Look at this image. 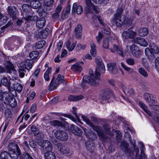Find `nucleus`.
<instances>
[{"label":"nucleus","instance_id":"nucleus-57","mask_svg":"<svg viewBox=\"0 0 159 159\" xmlns=\"http://www.w3.org/2000/svg\"><path fill=\"white\" fill-rule=\"evenodd\" d=\"M155 66L156 69L158 71L159 70V57H157L154 61Z\"/></svg>","mask_w":159,"mask_h":159},{"label":"nucleus","instance_id":"nucleus-49","mask_svg":"<svg viewBox=\"0 0 159 159\" xmlns=\"http://www.w3.org/2000/svg\"><path fill=\"white\" fill-rule=\"evenodd\" d=\"M157 101L156 98L153 97H152V98H151L148 100V103L149 106L151 107L152 105L155 104L156 102H157Z\"/></svg>","mask_w":159,"mask_h":159},{"label":"nucleus","instance_id":"nucleus-55","mask_svg":"<svg viewBox=\"0 0 159 159\" xmlns=\"http://www.w3.org/2000/svg\"><path fill=\"white\" fill-rule=\"evenodd\" d=\"M139 35L142 37L147 36L148 33V30H139Z\"/></svg>","mask_w":159,"mask_h":159},{"label":"nucleus","instance_id":"nucleus-39","mask_svg":"<svg viewBox=\"0 0 159 159\" xmlns=\"http://www.w3.org/2000/svg\"><path fill=\"white\" fill-rule=\"evenodd\" d=\"M48 34V30H42L39 34L38 36L40 39H45Z\"/></svg>","mask_w":159,"mask_h":159},{"label":"nucleus","instance_id":"nucleus-44","mask_svg":"<svg viewBox=\"0 0 159 159\" xmlns=\"http://www.w3.org/2000/svg\"><path fill=\"white\" fill-rule=\"evenodd\" d=\"M139 72L140 74L144 77H147L148 76L147 72L143 68H139Z\"/></svg>","mask_w":159,"mask_h":159},{"label":"nucleus","instance_id":"nucleus-20","mask_svg":"<svg viewBox=\"0 0 159 159\" xmlns=\"http://www.w3.org/2000/svg\"><path fill=\"white\" fill-rule=\"evenodd\" d=\"M8 14L13 19L16 18V8L13 6L8 7Z\"/></svg>","mask_w":159,"mask_h":159},{"label":"nucleus","instance_id":"nucleus-33","mask_svg":"<svg viewBox=\"0 0 159 159\" xmlns=\"http://www.w3.org/2000/svg\"><path fill=\"white\" fill-rule=\"evenodd\" d=\"M83 98L82 95L75 96L70 95L68 97V100L70 101H76L80 100Z\"/></svg>","mask_w":159,"mask_h":159},{"label":"nucleus","instance_id":"nucleus-13","mask_svg":"<svg viewBox=\"0 0 159 159\" xmlns=\"http://www.w3.org/2000/svg\"><path fill=\"white\" fill-rule=\"evenodd\" d=\"M15 70L12 64L10 61H7L5 69L0 66V73L6 72L10 73L11 70L13 71Z\"/></svg>","mask_w":159,"mask_h":159},{"label":"nucleus","instance_id":"nucleus-15","mask_svg":"<svg viewBox=\"0 0 159 159\" xmlns=\"http://www.w3.org/2000/svg\"><path fill=\"white\" fill-rule=\"evenodd\" d=\"M136 34V32L133 30H125L122 33V36L124 39L133 38Z\"/></svg>","mask_w":159,"mask_h":159},{"label":"nucleus","instance_id":"nucleus-50","mask_svg":"<svg viewBox=\"0 0 159 159\" xmlns=\"http://www.w3.org/2000/svg\"><path fill=\"white\" fill-rule=\"evenodd\" d=\"M103 128L106 132V134L110 135V128L109 125L107 124H105L103 125Z\"/></svg>","mask_w":159,"mask_h":159},{"label":"nucleus","instance_id":"nucleus-27","mask_svg":"<svg viewBox=\"0 0 159 159\" xmlns=\"http://www.w3.org/2000/svg\"><path fill=\"white\" fill-rule=\"evenodd\" d=\"M30 5L32 8L37 9L41 6L42 4L40 1L37 0H34L30 2Z\"/></svg>","mask_w":159,"mask_h":159},{"label":"nucleus","instance_id":"nucleus-64","mask_svg":"<svg viewBox=\"0 0 159 159\" xmlns=\"http://www.w3.org/2000/svg\"><path fill=\"white\" fill-rule=\"evenodd\" d=\"M144 97L145 100L148 102L151 98L149 94L146 93L144 94Z\"/></svg>","mask_w":159,"mask_h":159},{"label":"nucleus","instance_id":"nucleus-1","mask_svg":"<svg viewBox=\"0 0 159 159\" xmlns=\"http://www.w3.org/2000/svg\"><path fill=\"white\" fill-rule=\"evenodd\" d=\"M82 118L87 125L92 127L97 132L98 136L100 139H102L104 141L107 140L108 136L103 132L99 127L95 125L86 116H82Z\"/></svg>","mask_w":159,"mask_h":159},{"label":"nucleus","instance_id":"nucleus-30","mask_svg":"<svg viewBox=\"0 0 159 159\" xmlns=\"http://www.w3.org/2000/svg\"><path fill=\"white\" fill-rule=\"evenodd\" d=\"M129 145L128 143L125 141H122L121 143V148L125 151L127 153H129L130 150L129 148Z\"/></svg>","mask_w":159,"mask_h":159},{"label":"nucleus","instance_id":"nucleus-18","mask_svg":"<svg viewBox=\"0 0 159 159\" xmlns=\"http://www.w3.org/2000/svg\"><path fill=\"white\" fill-rule=\"evenodd\" d=\"M38 17L34 15H29L26 14L25 15L23 16L22 19L25 20V22H27L30 21H36L37 20Z\"/></svg>","mask_w":159,"mask_h":159},{"label":"nucleus","instance_id":"nucleus-37","mask_svg":"<svg viewBox=\"0 0 159 159\" xmlns=\"http://www.w3.org/2000/svg\"><path fill=\"white\" fill-rule=\"evenodd\" d=\"M45 21L44 19L37 20L36 23L37 27L39 28H42L45 25Z\"/></svg>","mask_w":159,"mask_h":159},{"label":"nucleus","instance_id":"nucleus-12","mask_svg":"<svg viewBox=\"0 0 159 159\" xmlns=\"http://www.w3.org/2000/svg\"><path fill=\"white\" fill-rule=\"evenodd\" d=\"M55 137L58 139L62 141H65L68 139V135L64 131L57 130L54 133Z\"/></svg>","mask_w":159,"mask_h":159},{"label":"nucleus","instance_id":"nucleus-14","mask_svg":"<svg viewBox=\"0 0 159 159\" xmlns=\"http://www.w3.org/2000/svg\"><path fill=\"white\" fill-rule=\"evenodd\" d=\"M57 146L59 151L62 153L68 154L70 153V151L67 144H64L61 145L60 143H58Z\"/></svg>","mask_w":159,"mask_h":159},{"label":"nucleus","instance_id":"nucleus-16","mask_svg":"<svg viewBox=\"0 0 159 159\" xmlns=\"http://www.w3.org/2000/svg\"><path fill=\"white\" fill-rule=\"evenodd\" d=\"M110 50L112 52L114 53L116 52L119 55L122 57H124L122 49L116 44L113 45V48H110Z\"/></svg>","mask_w":159,"mask_h":159},{"label":"nucleus","instance_id":"nucleus-22","mask_svg":"<svg viewBox=\"0 0 159 159\" xmlns=\"http://www.w3.org/2000/svg\"><path fill=\"white\" fill-rule=\"evenodd\" d=\"M70 13V6L68 5L66 8L64 9L61 13V19L64 20L68 18L69 14Z\"/></svg>","mask_w":159,"mask_h":159},{"label":"nucleus","instance_id":"nucleus-43","mask_svg":"<svg viewBox=\"0 0 159 159\" xmlns=\"http://www.w3.org/2000/svg\"><path fill=\"white\" fill-rule=\"evenodd\" d=\"M32 156L27 152H24L20 156V159H32Z\"/></svg>","mask_w":159,"mask_h":159},{"label":"nucleus","instance_id":"nucleus-2","mask_svg":"<svg viewBox=\"0 0 159 159\" xmlns=\"http://www.w3.org/2000/svg\"><path fill=\"white\" fill-rule=\"evenodd\" d=\"M33 61L31 60H27L22 61L20 64V68L18 70L19 75L21 77H23L25 75V72H26V69L28 70L30 69L32 66Z\"/></svg>","mask_w":159,"mask_h":159},{"label":"nucleus","instance_id":"nucleus-59","mask_svg":"<svg viewBox=\"0 0 159 159\" xmlns=\"http://www.w3.org/2000/svg\"><path fill=\"white\" fill-rule=\"evenodd\" d=\"M82 30H75V35L76 37L78 38H80L82 35Z\"/></svg>","mask_w":159,"mask_h":159},{"label":"nucleus","instance_id":"nucleus-42","mask_svg":"<svg viewBox=\"0 0 159 159\" xmlns=\"http://www.w3.org/2000/svg\"><path fill=\"white\" fill-rule=\"evenodd\" d=\"M23 10L25 12L28 13L31 10V7L26 4H23L22 7Z\"/></svg>","mask_w":159,"mask_h":159},{"label":"nucleus","instance_id":"nucleus-23","mask_svg":"<svg viewBox=\"0 0 159 159\" xmlns=\"http://www.w3.org/2000/svg\"><path fill=\"white\" fill-rule=\"evenodd\" d=\"M70 129L72 132L77 136H80L82 133V131L78 126H75L73 125H71Z\"/></svg>","mask_w":159,"mask_h":159},{"label":"nucleus","instance_id":"nucleus-58","mask_svg":"<svg viewBox=\"0 0 159 159\" xmlns=\"http://www.w3.org/2000/svg\"><path fill=\"white\" fill-rule=\"evenodd\" d=\"M133 55L135 57H137L141 55V52L138 48L136 49L134 52L132 53Z\"/></svg>","mask_w":159,"mask_h":159},{"label":"nucleus","instance_id":"nucleus-25","mask_svg":"<svg viewBox=\"0 0 159 159\" xmlns=\"http://www.w3.org/2000/svg\"><path fill=\"white\" fill-rule=\"evenodd\" d=\"M76 11L78 14H80L83 12V8L81 6H77L76 3H74L73 5L72 12L75 13Z\"/></svg>","mask_w":159,"mask_h":159},{"label":"nucleus","instance_id":"nucleus-48","mask_svg":"<svg viewBox=\"0 0 159 159\" xmlns=\"http://www.w3.org/2000/svg\"><path fill=\"white\" fill-rule=\"evenodd\" d=\"M153 119L157 125H159V116L158 113L155 112L153 114Z\"/></svg>","mask_w":159,"mask_h":159},{"label":"nucleus","instance_id":"nucleus-28","mask_svg":"<svg viewBox=\"0 0 159 159\" xmlns=\"http://www.w3.org/2000/svg\"><path fill=\"white\" fill-rule=\"evenodd\" d=\"M45 41L44 40L39 41L35 44L34 46L33 47V48L35 49L41 48L45 46Z\"/></svg>","mask_w":159,"mask_h":159},{"label":"nucleus","instance_id":"nucleus-5","mask_svg":"<svg viewBox=\"0 0 159 159\" xmlns=\"http://www.w3.org/2000/svg\"><path fill=\"white\" fill-rule=\"evenodd\" d=\"M83 80L84 81L81 83V86L83 88L87 86L88 84L94 85L98 83V81L95 79L93 74H91L90 77L87 75L84 76Z\"/></svg>","mask_w":159,"mask_h":159},{"label":"nucleus","instance_id":"nucleus-24","mask_svg":"<svg viewBox=\"0 0 159 159\" xmlns=\"http://www.w3.org/2000/svg\"><path fill=\"white\" fill-rule=\"evenodd\" d=\"M44 157L45 159H56L55 154L52 151L44 152Z\"/></svg>","mask_w":159,"mask_h":159},{"label":"nucleus","instance_id":"nucleus-3","mask_svg":"<svg viewBox=\"0 0 159 159\" xmlns=\"http://www.w3.org/2000/svg\"><path fill=\"white\" fill-rule=\"evenodd\" d=\"M150 49L147 48L145 49V52L146 56L150 60H152L155 57L154 53L158 54L159 52V49L158 46L154 43H150Z\"/></svg>","mask_w":159,"mask_h":159},{"label":"nucleus","instance_id":"nucleus-35","mask_svg":"<svg viewBox=\"0 0 159 159\" xmlns=\"http://www.w3.org/2000/svg\"><path fill=\"white\" fill-rule=\"evenodd\" d=\"M12 88L14 90L16 91L19 93L23 89L22 85L17 83H15L13 84Z\"/></svg>","mask_w":159,"mask_h":159},{"label":"nucleus","instance_id":"nucleus-61","mask_svg":"<svg viewBox=\"0 0 159 159\" xmlns=\"http://www.w3.org/2000/svg\"><path fill=\"white\" fill-rule=\"evenodd\" d=\"M103 36L102 34L100 32H99L98 35L96 37V39L98 43H100V40L102 39Z\"/></svg>","mask_w":159,"mask_h":159},{"label":"nucleus","instance_id":"nucleus-32","mask_svg":"<svg viewBox=\"0 0 159 159\" xmlns=\"http://www.w3.org/2000/svg\"><path fill=\"white\" fill-rule=\"evenodd\" d=\"M39 52L38 51H33L31 52L29 54V57L32 60H36L38 59L39 57Z\"/></svg>","mask_w":159,"mask_h":159},{"label":"nucleus","instance_id":"nucleus-62","mask_svg":"<svg viewBox=\"0 0 159 159\" xmlns=\"http://www.w3.org/2000/svg\"><path fill=\"white\" fill-rule=\"evenodd\" d=\"M132 146L134 151L136 152V155H138L139 153V150L138 147L136 146L135 143L132 144Z\"/></svg>","mask_w":159,"mask_h":159},{"label":"nucleus","instance_id":"nucleus-46","mask_svg":"<svg viewBox=\"0 0 159 159\" xmlns=\"http://www.w3.org/2000/svg\"><path fill=\"white\" fill-rule=\"evenodd\" d=\"M113 132H115L117 134L116 136L117 140L118 142H119L121 139L122 135L120 131L113 129Z\"/></svg>","mask_w":159,"mask_h":159},{"label":"nucleus","instance_id":"nucleus-47","mask_svg":"<svg viewBox=\"0 0 159 159\" xmlns=\"http://www.w3.org/2000/svg\"><path fill=\"white\" fill-rule=\"evenodd\" d=\"M7 20V16L0 13V21L3 23H5Z\"/></svg>","mask_w":159,"mask_h":159},{"label":"nucleus","instance_id":"nucleus-10","mask_svg":"<svg viewBox=\"0 0 159 159\" xmlns=\"http://www.w3.org/2000/svg\"><path fill=\"white\" fill-rule=\"evenodd\" d=\"M101 99L103 100H107L111 98H114L113 92L109 89L104 90L100 95Z\"/></svg>","mask_w":159,"mask_h":159},{"label":"nucleus","instance_id":"nucleus-17","mask_svg":"<svg viewBox=\"0 0 159 159\" xmlns=\"http://www.w3.org/2000/svg\"><path fill=\"white\" fill-rule=\"evenodd\" d=\"M61 9V5H59L55 9V12L52 14V18L53 20H56L59 17Z\"/></svg>","mask_w":159,"mask_h":159},{"label":"nucleus","instance_id":"nucleus-36","mask_svg":"<svg viewBox=\"0 0 159 159\" xmlns=\"http://www.w3.org/2000/svg\"><path fill=\"white\" fill-rule=\"evenodd\" d=\"M71 69L76 72H80L82 70V68L78 63L73 65L71 68Z\"/></svg>","mask_w":159,"mask_h":159},{"label":"nucleus","instance_id":"nucleus-45","mask_svg":"<svg viewBox=\"0 0 159 159\" xmlns=\"http://www.w3.org/2000/svg\"><path fill=\"white\" fill-rule=\"evenodd\" d=\"M109 40L107 39H104L102 42V47L105 49L109 48Z\"/></svg>","mask_w":159,"mask_h":159},{"label":"nucleus","instance_id":"nucleus-38","mask_svg":"<svg viewBox=\"0 0 159 159\" xmlns=\"http://www.w3.org/2000/svg\"><path fill=\"white\" fill-rule=\"evenodd\" d=\"M1 84L5 86H9L10 85V82L8 81L7 77L3 76L1 79Z\"/></svg>","mask_w":159,"mask_h":159},{"label":"nucleus","instance_id":"nucleus-7","mask_svg":"<svg viewBox=\"0 0 159 159\" xmlns=\"http://www.w3.org/2000/svg\"><path fill=\"white\" fill-rule=\"evenodd\" d=\"M54 78L55 77L53 76L49 85V90L50 91L56 89L58 87L60 81L61 82H63L64 80V76L63 75H61L60 74H58L57 79L53 82Z\"/></svg>","mask_w":159,"mask_h":159},{"label":"nucleus","instance_id":"nucleus-9","mask_svg":"<svg viewBox=\"0 0 159 159\" xmlns=\"http://www.w3.org/2000/svg\"><path fill=\"white\" fill-rule=\"evenodd\" d=\"M86 4L85 11L87 14L92 13L94 11L96 13H98V11L97 8L94 6L91 3V0H85Z\"/></svg>","mask_w":159,"mask_h":159},{"label":"nucleus","instance_id":"nucleus-41","mask_svg":"<svg viewBox=\"0 0 159 159\" xmlns=\"http://www.w3.org/2000/svg\"><path fill=\"white\" fill-rule=\"evenodd\" d=\"M9 153L6 151L2 152L0 154V157L1 159H8Z\"/></svg>","mask_w":159,"mask_h":159},{"label":"nucleus","instance_id":"nucleus-11","mask_svg":"<svg viewBox=\"0 0 159 159\" xmlns=\"http://www.w3.org/2000/svg\"><path fill=\"white\" fill-rule=\"evenodd\" d=\"M6 100L4 102L6 104H8L12 107H15L17 105V102L16 99L12 95L9 94H6Z\"/></svg>","mask_w":159,"mask_h":159},{"label":"nucleus","instance_id":"nucleus-56","mask_svg":"<svg viewBox=\"0 0 159 159\" xmlns=\"http://www.w3.org/2000/svg\"><path fill=\"white\" fill-rule=\"evenodd\" d=\"M121 66L126 71H128L130 73H132L133 71V70L130 68L126 66L123 63H121Z\"/></svg>","mask_w":159,"mask_h":159},{"label":"nucleus","instance_id":"nucleus-34","mask_svg":"<svg viewBox=\"0 0 159 159\" xmlns=\"http://www.w3.org/2000/svg\"><path fill=\"white\" fill-rule=\"evenodd\" d=\"M139 104L140 106L148 114V115L150 116H152L151 112L148 109L147 106L144 103L141 102H139Z\"/></svg>","mask_w":159,"mask_h":159},{"label":"nucleus","instance_id":"nucleus-26","mask_svg":"<svg viewBox=\"0 0 159 159\" xmlns=\"http://www.w3.org/2000/svg\"><path fill=\"white\" fill-rule=\"evenodd\" d=\"M20 151L18 150L17 151H11L9 153V156L12 159H17L18 158L20 154Z\"/></svg>","mask_w":159,"mask_h":159},{"label":"nucleus","instance_id":"nucleus-53","mask_svg":"<svg viewBox=\"0 0 159 159\" xmlns=\"http://www.w3.org/2000/svg\"><path fill=\"white\" fill-rule=\"evenodd\" d=\"M54 2L53 0H44V5L45 6L50 7Z\"/></svg>","mask_w":159,"mask_h":159},{"label":"nucleus","instance_id":"nucleus-31","mask_svg":"<svg viewBox=\"0 0 159 159\" xmlns=\"http://www.w3.org/2000/svg\"><path fill=\"white\" fill-rule=\"evenodd\" d=\"M91 49L90 53L93 57H95L96 54V46L93 41H92L90 43Z\"/></svg>","mask_w":159,"mask_h":159},{"label":"nucleus","instance_id":"nucleus-60","mask_svg":"<svg viewBox=\"0 0 159 159\" xmlns=\"http://www.w3.org/2000/svg\"><path fill=\"white\" fill-rule=\"evenodd\" d=\"M126 62L130 65H133L134 64V60L133 59L130 58H128L126 60Z\"/></svg>","mask_w":159,"mask_h":159},{"label":"nucleus","instance_id":"nucleus-51","mask_svg":"<svg viewBox=\"0 0 159 159\" xmlns=\"http://www.w3.org/2000/svg\"><path fill=\"white\" fill-rule=\"evenodd\" d=\"M132 19L129 18H125V20L124 21L123 24L124 23L127 26H129L132 23Z\"/></svg>","mask_w":159,"mask_h":159},{"label":"nucleus","instance_id":"nucleus-40","mask_svg":"<svg viewBox=\"0 0 159 159\" xmlns=\"http://www.w3.org/2000/svg\"><path fill=\"white\" fill-rule=\"evenodd\" d=\"M30 129L32 133L34 135H37L39 133V129L35 125L32 126Z\"/></svg>","mask_w":159,"mask_h":159},{"label":"nucleus","instance_id":"nucleus-63","mask_svg":"<svg viewBox=\"0 0 159 159\" xmlns=\"http://www.w3.org/2000/svg\"><path fill=\"white\" fill-rule=\"evenodd\" d=\"M86 45H82L80 44H78L77 46V47L79 49H84L86 48Z\"/></svg>","mask_w":159,"mask_h":159},{"label":"nucleus","instance_id":"nucleus-29","mask_svg":"<svg viewBox=\"0 0 159 159\" xmlns=\"http://www.w3.org/2000/svg\"><path fill=\"white\" fill-rule=\"evenodd\" d=\"M8 148L10 152L17 151L18 149L20 150L17 144L12 143H9Z\"/></svg>","mask_w":159,"mask_h":159},{"label":"nucleus","instance_id":"nucleus-21","mask_svg":"<svg viewBox=\"0 0 159 159\" xmlns=\"http://www.w3.org/2000/svg\"><path fill=\"white\" fill-rule=\"evenodd\" d=\"M132 41L140 44V45L146 47L148 46V44L147 42L143 38H136L132 40Z\"/></svg>","mask_w":159,"mask_h":159},{"label":"nucleus","instance_id":"nucleus-54","mask_svg":"<svg viewBox=\"0 0 159 159\" xmlns=\"http://www.w3.org/2000/svg\"><path fill=\"white\" fill-rule=\"evenodd\" d=\"M8 93L5 92L3 93L0 91V100H2L4 102L6 100V94H8Z\"/></svg>","mask_w":159,"mask_h":159},{"label":"nucleus","instance_id":"nucleus-8","mask_svg":"<svg viewBox=\"0 0 159 159\" xmlns=\"http://www.w3.org/2000/svg\"><path fill=\"white\" fill-rule=\"evenodd\" d=\"M38 145L39 148L42 151H52L53 149V146L52 143L48 140H43L39 142Z\"/></svg>","mask_w":159,"mask_h":159},{"label":"nucleus","instance_id":"nucleus-52","mask_svg":"<svg viewBox=\"0 0 159 159\" xmlns=\"http://www.w3.org/2000/svg\"><path fill=\"white\" fill-rule=\"evenodd\" d=\"M51 124L53 126H60L62 125V123L58 120H55L51 121Z\"/></svg>","mask_w":159,"mask_h":159},{"label":"nucleus","instance_id":"nucleus-19","mask_svg":"<svg viewBox=\"0 0 159 159\" xmlns=\"http://www.w3.org/2000/svg\"><path fill=\"white\" fill-rule=\"evenodd\" d=\"M108 70L113 74H116L118 71V69L115 63H110L107 64Z\"/></svg>","mask_w":159,"mask_h":159},{"label":"nucleus","instance_id":"nucleus-4","mask_svg":"<svg viewBox=\"0 0 159 159\" xmlns=\"http://www.w3.org/2000/svg\"><path fill=\"white\" fill-rule=\"evenodd\" d=\"M97 66L96 68L95 73L93 74L95 80L99 82L100 78V73H104L105 71L104 65L101 60L99 59L97 61Z\"/></svg>","mask_w":159,"mask_h":159},{"label":"nucleus","instance_id":"nucleus-6","mask_svg":"<svg viewBox=\"0 0 159 159\" xmlns=\"http://www.w3.org/2000/svg\"><path fill=\"white\" fill-rule=\"evenodd\" d=\"M122 11V8H119L117 10L116 13L115 15L114 19L115 20L116 25L118 27H121L125 20V16L121 15Z\"/></svg>","mask_w":159,"mask_h":159}]
</instances>
